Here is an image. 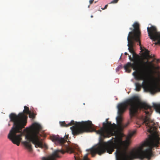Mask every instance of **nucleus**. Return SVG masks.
<instances>
[{
    "label": "nucleus",
    "mask_w": 160,
    "mask_h": 160,
    "mask_svg": "<svg viewBox=\"0 0 160 160\" xmlns=\"http://www.w3.org/2000/svg\"><path fill=\"white\" fill-rule=\"evenodd\" d=\"M10 125L9 124H8V126H9Z\"/></svg>",
    "instance_id": "obj_24"
},
{
    "label": "nucleus",
    "mask_w": 160,
    "mask_h": 160,
    "mask_svg": "<svg viewBox=\"0 0 160 160\" xmlns=\"http://www.w3.org/2000/svg\"><path fill=\"white\" fill-rule=\"evenodd\" d=\"M91 18H92V17H93V16L92 15V16H91Z\"/></svg>",
    "instance_id": "obj_23"
},
{
    "label": "nucleus",
    "mask_w": 160,
    "mask_h": 160,
    "mask_svg": "<svg viewBox=\"0 0 160 160\" xmlns=\"http://www.w3.org/2000/svg\"><path fill=\"white\" fill-rule=\"evenodd\" d=\"M158 74H160V72L159 71H157L156 72Z\"/></svg>",
    "instance_id": "obj_18"
},
{
    "label": "nucleus",
    "mask_w": 160,
    "mask_h": 160,
    "mask_svg": "<svg viewBox=\"0 0 160 160\" xmlns=\"http://www.w3.org/2000/svg\"><path fill=\"white\" fill-rule=\"evenodd\" d=\"M51 139L54 142L55 144L57 145H62L66 141L64 138H60L55 135L52 136L51 137Z\"/></svg>",
    "instance_id": "obj_10"
},
{
    "label": "nucleus",
    "mask_w": 160,
    "mask_h": 160,
    "mask_svg": "<svg viewBox=\"0 0 160 160\" xmlns=\"http://www.w3.org/2000/svg\"><path fill=\"white\" fill-rule=\"evenodd\" d=\"M108 6V5H106L105 6V7H104V8H102V10H104V9H105L107 8V7Z\"/></svg>",
    "instance_id": "obj_15"
},
{
    "label": "nucleus",
    "mask_w": 160,
    "mask_h": 160,
    "mask_svg": "<svg viewBox=\"0 0 160 160\" xmlns=\"http://www.w3.org/2000/svg\"><path fill=\"white\" fill-rule=\"evenodd\" d=\"M60 123L61 126L65 127H66L69 126H71L72 125L75 124L74 121L73 120L71 121L70 122L68 123V124H66L65 121L60 122Z\"/></svg>",
    "instance_id": "obj_11"
},
{
    "label": "nucleus",
    "mask_w": 160,
    "mask_h": 160,
    "mask_svg": "<svg viewBox=\"0 0 160 160\" xmlns=\"http://www.w3.org/2000/svg\"><path fill=\"white\" fill-rule=\"evenodd\" d=\"M94 0H90L89 1V3L90 4H92Z\"/></svg>",
    "instance_id": "obj_14"
},
{
    "label": "nucleus",
    "mask_w": 160,
    "mask_h": 160,
    "mask_svg": "<svg viewBox=\"0 0 160 160\" xmlns=\"http://www.w3.org/2000/svg\"><path fill=\"white\" fill-rule=\"evenodd\" d=\"M68 135H65V138L66 139L68 138Z\"/></svg>",
    "instance_id": "obj_17"
},
{
    "label": "nucleus",
    "mask_w": 160,
    "mask_h": 160,
    "mask_svg": "<svg viewBox=\"0 0 160 160\" xmlns=\"http://www.w3.org/2000/svg\"><path fill=\"white\" fill-rule=\"evenodd\" d=\"M160 59H157V62H160Z\"/></svg>",
    "instance_id": "obj_19"
},
{
    "label": "nucleus",
    "mask_w": 160,
    "mask_h": 160,
    "mask_svg": "<svg viewBox=\"0 0 160 160\" xmlns=\"http://www.w3.org/2000/svg\"><path fill=\"white\" fill-rule=\"evenodd\" d=\"M118 0H113L111 2V3H116L118 2Z\"/></svg>",
    "instance_id": "obj_13"
},
{
    "label": "nucleus",
    "mask_w": 160,
    "mask_h": 160,
    "mask_svg": "<svg viewBox=\"0 0 160 160\" xmlns=\"http://www.w3.org/2000/svg\"><path fill=\"white\" fill-rule=\"evenodd\" d=\"M64 149L66 150V152L70 153H73L74 154V157L75 160H90V159L88 158V155L91 154L90 152V149L87 150V151H89V152L86 154L82 159H81L78 155V154L75 152L74 149L70 146L68 145H65L64 146Z\"/></svg>",
    "instance_id": "obj_8"
},
{
    "label": "nucleus",
    "mask_w": 160,
    "mask_h": 160,
    "mask_svg": "<svg viewBox=\"0 0 160 160\" xmlns=\"http://www.w3.org/2000/svg\"><path fill=\"white\" fill-rule=\"evenodd\" d=\"M65 151L63 150L57 149L54 151L52 154L47 157H43L42 160H56L60 157V154H64Z\"/></svg>",
    "instance_id": "obj_9"
},
{
    "label": "nucleus",
    "mask_w": 160,
    "mask_h": 160,
    "mask_svg": "<svg viewBox=\"0 0 160 160\" xmlns=\"http://www.w3.org/2000/svg\"><path fill=\"white\" fill-rule=\"evenodd\" d=\"M134 28L132 29L131 28L130 29L132 31L129 32L127 40L128 41V50L132 55V58L130 55H128L129 59L131 61L133 62L132 63L128 62L125 65L124 68L126 72L130 73L131 71V68L133 70H137L140 68L139 64V56L134 51L133 47L134 43L135 42H139V45L140 46V50L142 52L144 51L145 54L148 57L152 58V56L149 55V51L147 50L144 47H142L140 41V38L141 35V31L139 28V25L137 22H135L132 25Z\"/></svg>",
    "instance_id": "obj_2"
},
{
    "label": "nucleus",
    "mask_w": 160,
    "mask_h": 160,
    "mask_svg": "<svg viewBox=\"0 0 160 160\" xmlns=\"http://www.w3.org/2000/svg\"><path fill=\"white\" fill-rule=\"evenodd\" d=\"M148 36L150 39L153 41H157L155 45L160 44V32L158 31L156 28L154 26L151 25L147 28Z\"/></svg>",
    "instance_id": "obj_7"
},
{
    "label": "nucleus",
    "mask_w": 160,
    "mask_h": 160,
    "mask_svg": "<svg viewBox=\"0 0 160 160\" xmlns=\"http://www.w3.org/2000/svg\"><path fill=\"white\" fill-rule=\"evenodd\" d=\"M124 54H125V55H128V54L127 52H125V53Z\"/></svg>",
    "instance_id": "obj_21"
},
{
    "label": "nucleus",
    "mask_w": 160,
    "mask_h": 160,
    "mask_svg": "<svg viewBox=\"0 0 160 160\" xmlns=\"http://www.w3.org/2000/svg\"><path fill=\"white\" fill-rule=\"evenodd\" d=\"M42 129L41 125L37 122L33 123L29 128H26L27 131L25 138L27 141L23 142L22 143L29 152L32 151L31 142L36 148H48L47 146L43 142L41 138L42 135L39 132Z\"/></svg>",
    "instance_id": "obj_4"
},
{
    "label": "nucleus",
    "mask_w": 160,
    "mask_h": 160,
    "mask_svg": "<svg viewBox=\"0 0 160 160\" xmlns=\"http://www.w3.org/2000/svg\"><path fill=\"white\" fill-rule=\"evenodd\" d=\"M24 108L23 112L19 113L18 115L11 113L9 116L10 121L13 122V124L8 137L13 143L18 146L20 145L22 140V137L23 135L22 130L24 128L27 122V114L30 112L28 107L25 106Z\"/></svg>",
    "instance_id": "obj_3"
},
{
    "label": "nucleus",
    "mask_w": 160,
    "mask_h": 160,
    "mask_svg": "<svg viewBox=\"0 0 160 160\" xmlns=\"http://www.w3.org/2000/svg\"><path fill=\"white\" fill-rule=\"evenodd\" d=\"M159 67H157L156 68H155H155L154 69H155V68H156V69H159Z\"/></svg>",
    "instance_id": "obj_20"
},
{
    "label": "nucleus",
    "mask_w": 160,
    "mask_h": 160,
    "mask_svg": "<svg viewBox=\"0 0 160 160\" xmlns=\"http://www.w3.org/2000/svg\"><path fill=\"white\" fill-rule=\"evenodd\" d=\"M136 42H135L134 43V45H135V43ZM138 42L139 43V42ZM138 44L139 45V43L138 44Z\"/></svg>",
    "instance_id": "obj_22"
},
{
    "label": "nucleus",
    "mask_w": 160,
    "mask_h": 160,
    "mask_svg": "<svg viewBox=\"0 0 160 160\" xmlns=\"http://www.w3.org/2000/svg\"><path fill=\"white\" fill-rule=\"evenodd\" d=\"M128 107H129V114L131 118L136 116L139 109H142L145 113L146 116H142L141 118L142 122L138 124L141 125L145 124L147 127V131L151 135L155 133L158 125L153 121L151 120L149 116L152 112V107L147 103L140 102L139 97L136 96L132 97L118 106V116L116 118L117 126L122 129L126 127L129 122L124 124L122 122V114ZM107 123H103V127L96 130L93 128V125L91 121H82L76 122L75 125L70 127L72 134L77 135L84 132H95L100 135V142L98 145L90 149L92 157H94L96 154L101 155L106 151L111 154L117 150L115 153L116 160H132L139 158L143 160L145 158L149 160L152 156V151L154 148H158L160 145V138L154 135H148V138L137 148L132 150L128 154L127 150L130 143V139L135 134V131L130 132L126 137V139L123 141L122 136H115L107 142H103V139L114 135L116 131L117 125L114 123L112 124L110 122L106 120Z\"/></svg>",
    "instance_id": "obj_1"
},
{
    "label": "nucleus",
    "mask_w": 160,
    "mask_h": 160,
    "mask_svg": "<svg viewBox=\"0 0 160 160\" xmlns=\"http://www.w3.org/2000/svg\"><path fill=\"white\" fill-rule=\"evenodd\" d=\"M154 86V87H156V88H157V91H156V92H157V91L158 90H159V91H160V88H158V87H156V86Z\"/></svg>",
    "instance_id": "obj_16"
},
{
    "label": "nucleus",
    "mask_w": 160,
    "mask_h": 160,
    "mask_svg": "<svg viewBox=\"0 0 160 160\" xmlns=\"http://www.w3.org/2000/svg\"><path fill=\"white\" fill-rule=\"evenodd\" d=\"M29 114V116L30 118H35V115L33 113H31L30 112L28 114Z\"/></svg>",
    "instance_id": "obj_12"
},
{
    "label": "nucleus",
    "mask_w": 160,
    "mask_h": 160,
    "mask_svg": "<svg viewBox=\"0 0 160 160\" xmlns=\"http://www.w3.org/2000/svg\"><path fill=\"white\" fill-rule=\"evenodd\" d=\"M135 70L132 74L135 80H143L142 84L138 82L135 83V90L137 91H139L141 88L142 87L145 90L150 92L151 94H155L157 91V88L151 85L150 83V80H153L154 78H150L145 73L141 71H137V70Z\"/></svg>",
    "instance_id": "obj_5"
},
{
    "label": "nucleus",
    "mask_w": 160,
    "mask_h": 160,
    "mask_svg": "<svg viewBox=\"0 0 160 160\" xmlns=\"http://www.w3.org/2000/svg\"><path fill=\"white\" fill-rule=\"evenodd\" d=\"M154 60L151 62H149L147 60L146 62L141 61L140 63L141 66H140V68L137 69L141 70V71L143 73H145L151 78H154V76L153 74L152 69L155 68V67L153 63Z\"/></svg>",
    "instance_id": "obj_6"
}]
</instances>
